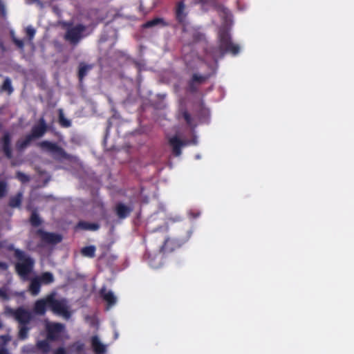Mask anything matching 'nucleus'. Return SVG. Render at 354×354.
Masks as SVG:
<instances>
[{
	"label": "nucleus",
	"instance_id": "1",
	"mask_svg": "<svg viewBox=\"0 0 354 354\" xmlns=\"http://www.w3.org/2000/svg\"><path fill=\"white\" fill-rule=\"evenodd\" d=\"M6 249L8 251L13 252V257L17 260V262L15 263V269L17 274L22 279H28V276L34 270L35 259L25 251L16 248L12 243L9 244Z\"/></svg>",
	"mask_w": 354,
	"mask_h": 354
},
{
	"label": "nucleus",
	"instance_id": "2",
	"mask_svg": "<svg viewBox=\"0 0 354 354\" xmlns=\"http://www.w3.org/2000/svg\"><path fill=\"white\" fill-rule=\"evenodd\" d=\"M218 50L222 56L227 53L235 56L240 52V46L232 42L230 33L225 28L218 32Z\"/></svg>",
	"mask_w": 354,
	"mask_h": 354
},
{
	"label": "nucleus",
	"instance_id": "3",
	"mask_svg": "<svg viewBox=\"0 0 354 354\" xmlns=\"http://www.w3.org/2000/svg\"><path fill=\"white\" fill-rule=\"evenodd\" d=\"M161 232L164 234V242L163 244L160 248L159 251L160 252H162L164 254L172 252L176 249L180 248L181 245L184 243V241L183 240L172 238L168 236L169 227L167 225L158 229L156 232V238L159 237V234Z\"/></svg>",
	"mask_w": 354,
	"mask_h": 354
},
{
	"label": "nucleus",
	"instance_id": "4",
	"mask_svg": "<svg viewBox=\"0 0 354 354\" xmlns=\"http://www.w3.org/2000/svg\"><path fill=\"white\" fill-rule=\"evenodd\" d=\"M48 308L55 315H61L64 318L68 319L71 313L66 299H55V293L49 294Z\"/></svg>",
	"mask_w": 354,
	"mask_h": 354
},
{
	"label": "nucleus",
	"instance_id": "5",
	"mask_svg": "<svg viewBox=\"0 0 354 354\" xmlns=\"http://www.w3.org/2000/svg\"><path fill=\"white\" fill-rule=\"evenodd\" d=\"M37 146L44 152L48 153L55 159L70 160L71 156L66 151L57 143L48 140H44L37 144Z\"/></svg>",
	"mask_w": 354,
	"mask_h": 354
},
{
	"label": "nucleus",
	"instance_id": "6",
	"mask_svg": "<svg viewBox=\"0 0 354 354\" xmlns=\"http://www.w3.org/2000/svg\"><path fill=\"white\" fill-rule=\"evenodd\" d=\"M86 29V26L82 24H78L74 26H69L66 29L64 39L71 44H77L83 37V32Z\"/></svg>",
	"mask_w": 354,
	"mask_h": 354
},
{
	"label": "nucleus",
	"instance_id": "7",
	"mask_svg": "<svg viewBox=\"0 0 354 354\" xmlns=\"http://www.w3.org/2000/svg\"><path fill=\"white\" fill-rule=\"evenodd\" d=\"M45 329L47 339L50 342H55L61 339L65 326L59 322H48L46 324Z\"/></svg>",
	"mask_w": 354,
	"mask_h": 354
},
{
	"label": "nucleus",
	"instance_id": "8",
	"mask_svg": "<svg viewBox=\"0 0 354 354\" xmlns=\"http://www.w3.org/2000/svg\"><path fill=\"white\" fill-rule=\"evenodd\" d=\"M209 77V75L193 73L190 79L187 82L186 91L192 94L198 93L199 91L200 86L205 83Z\"/></svg>",
	"mask_w": 354,
	"mask_h": 354
},
{
	"label": "nucleus",
	"instance_id": "9",
	"mask_svg": "<svg viewBox=\"0 0 354 354\" xmlns=\"http://www.w3.org/2000/svg\"><path fill=\"white\" fill-rule=\"evenodd\" d=\"M36 234L39 236L41 241L47 244L55 245L62 241V236L53 232H48L42 229L37 230Z\"/></svg>",
	"mask_w": 354,
	"mask_h": 354
},
{
	"label": "nucleus",
	"instance_id": "10",
	"mask_svg": "<svg viewBox=\"0 0 354 354\" xmlns=\"http://www.w3.org/2000/svg\"><path fill=\"white\" fill-rule=\"evenodd\" d=\"M10 312L20 325L28 324L32 319V315L30 311L26 310L23 307H19L15 310L11 309Z\"/></svg>",
	"mask_w": 354,
	"mask_h": 354
},
{
	"label": "nucleus",
	"instance_id": "11",
	"mask_svg": "<svg viewBox=\"0 0 354 354\" xmlns=\"http://www.w3.org/2000/svg\"><path fill=\"white\" fill-rule=\"evenodd\" d=\"M48 130V126L45 120L41 118L37 124H35L29 133L35 140L44 136Z\"/></svg>",
	"mask_w": 354,
	"mask_h": 354
},
{
	"label": "nucleus",
	"instance_id": "12",
	"mask_svg": "<svg viewBox=\"0 0 354 354\" xmlns=\"http://www.w3.org/2000/svg\"><path fill=\"white\" fill-rule=\"evenodd\" d=\"M187 16V12H186V6L184 3V1H180L176 3L175 7V17L176 21L180 24H185L186 19Z\"/></svg>",
	"mask_w": 354,
	"mask_h": 354
},
{
	"label": "nucleus",
	"instance_id": "13",
	"mask_svg": "<svg viewBox=\"0 0 354 354\" xmlns=\"http://www.w3.org/2000/svg\"><path fill=\"white\" fill-rule=\"evenodd\" d=\"M2 144V150L4 155L8 159L12 158V152L11 149V135L9 132L6 131L3 133L1 139Z\"/></svg>",
	"mask_w": 354,
	"mask_h": 354
},
{
	"label": "nucleus",
	"instance_id": "14",
	"mask_svg": "<svg viewBox=\"0 0 354 354\" xmlns=\"http://www.w3.org/2000/svg\"><path fill=\"white\" fill-rule=\"evenodd\" d=\"M100 294L101 297L106 302L107 309L111 308L116 304L117 298L112 291H107L105 288H102L100 291Z\"/></svg>",
	"mask_w": 354,
	"mask_h": 354
},
{
	"label": "nucleus",
	"instance_id": "15",
	"mask_svg": "<svg viewBox=\"0 0 354 354\" xmlns=\"http://www.w3.org/2000/svg\"><path fill=\"white\" fill-rule=\"evenodd\" d=\"M48 299L49 295L35 301L34 311L36 314L44 315L46 313V308H48Z\"/></svg>",
	"mask_w": 354,
	"mask_h": 354
},
{
	"label": "nucleus",
	"instance_id": "16",
	"mask_svg": "<svg viewBox=\"0 0 354 354\" xmlns=\"http://www.w3.org/2000/svg\"><path fill=\"white\" fill-rule=\"evenodd\" d=\"M132 207L124 205L122 203H118L115 205V212L117 216L120 219L127 218L132 212Z\"/></svg>",
	"mask_w": 354,
	"mask_h": 354
},
{
	"label": "nucleus",
	"instance_id": "17",
	"mask_svg": "<svg viewBox=\"0 0 354 354\" xmlns=\"http://www.w3.org/2000/svg\"><path fill=\"white\" fill-rule=\"evenodd\" d=\"M169 143L172 148V153L174 155L179 156L182 153L181 147L185 145V142L177 136H174L169 140Z\"/></svg>",
	"mask_w": 354,
	"mask_h": 354
},
{
	"label": "nucleus",
	"instance_id": "18",
	"mask_svg": "<svg viewBox=\"0 0 354 354\" xmlns=\"http://www.w3.org/2000/svg\"><path fill=\"white\" fill-rule=\"evenodd\" d=\"M92 349L95 354H104L106 351V346L102 344L97 335L91 339Z\"/></svg>",
	"mask_w": 354,
	"mask_h": 354
},
{
	"label": "nucleus",
	"instance_id": "19",
	"mask_svg": "<svg viewBox=\"0 0 354 354\" xmlns=\"http://www.w3.org/2000/svg\"><path fill=\"white\" fill-rule=\"evenodd\" d=\"M169 26V24L162 17H156L151 20L147 21L145 24L142 25V28H150L155 26L160 27H167Z\"/></svg>",
	"mask_w": 354,
	"mask_h": 354
},
{
	"label": "nucleus",
	"instance_id": "20",
	"mask_svg": "<svg viewBox=\"0 0 354 354\" xmlns=\"http://www.w3.org/2000/svg\"><path fill=\"white\" fill-rule=\"evenodd\" d=\"M178 118L183 119L187 125L190 126L192 124L193 118L191 114L189 113L185 106L182 105L180 106L178 111Z\"/></svg>",
	"mask_w": 354,
	"mask_h": 354
},
{
	"label": "nucleus",
	"instance_id": "21",
	"mask_svg": "<svg viewBox=\"0 0 354 354\" xmlns=\"http://www.w3.org/2000/svg\"><path fill=\"white\" fill-rule=\"evenodd\" d=\"M91 64H86L84 62H81L79 64L77 77L80 83L84 80V78L87 75L88 73L92 69Z\"/></svg>",
	"mask_w": 354,
	"mask_h": 354
},
{
	"label": "nucleus",
	"instance_id": "22",
	"mask_svg": "<svg viewBox=\"0 0 354 354\" xmlns=\"http://www.w3.org/2000/svg\"><path fill=\"white\" fill-rule=\"evenodd\" d=\"M23 200V192H19L9 198L8 205L11 208H20Z\"/></svg>",
	"mask_w": 354,
	"mask_h": 354
},
{
	"label": "nucleus",
	"instance_id": "23",
	"mask_svg": "<svg viewBox=\"0 0 354 354\" xmlns=\"http://www.w3.org/2000/svg\"><path fill=\"white\" fill-rule=\"evenodd\" d=\"M35 139L28 133L24 139L18 140L16 142V148L18 151H22L26 149Z\"/></svg>",
	"mask_w": 354,
	"mask_h": 354
},
{
	"label": "nucleus",
	"instance_id": "24",
	"mask_svg": "<svg viewBox=\"0 0 354 354\" xmlns=\"http://www.w3.org/2000/svg\"><path fill=\"white\" fill-rule=\"evenodd\" d=\"M35 139L28 133L24 139L18 140L16 142V148L18 151H22L26 149Z\"/></svg>",
	"mask_w": 354,
	"mask_h": 354
},
{
	"label": "nucleus",
	"instance_id": "25",
	"mask_svg": "<svg viewBox=\"0 0 354 354\" xmlns=\"http://www.w3.org/2000/svg\"><path fill=\"white\" fill-rule=\"evenodd\" d=\"M41 285V281L37 277L31 279L28 289L32 295L36 296L39 293Z\"/></svg>",
	"mask_w": 354,
	"mask_h": 354
},
{
	"label": "nucleus",
	"instance_id": "26",
	"mask_svg": "<svg viewBox=\"0 0 354 354\" xmlns=\"http://www.w3.org/2000/svg\"><path fill=\"white\" fill-rule=\"evenodd\" d=\"M77 227L84 230L96 231L100 228V225L96 223L80 221L77 225Z\"/></svg>",
	"mask_w": 354,
	"mask_h": 354
},
{
	"label": "nucleus",
	"instance_id": "27",
	"mask_svg": "<svg viewBox=\"0 0 354 354\" xmlns=\"http://www.w3.org/2000/svg\"><path fill=\"white\" fill-rule=\"evenodd\" d=\"M39 279L41 284L48 285L54 282L55 278L53 273L50 272H45L41 274L39 277H37Z\"/></svg>",
	"mask_w": 354,
	"mask_h": 354
},
{
	"label": "nucleus",
	"instance_id": "28",
	"mask_svg": "<svg viewBox=\"0 0 354 354\" xmlns=\"http://www.w3.org/2000/svg\"><path fill=\"white\" fill-rule=\"evenodd\" d=\"M96 248L95 245H88L81 249V254L83 257L93 258L95 256Z\"/></svg>",
	"mask_w": 354,
	"mask_h": 354
},
{
	"label": "nucleus",
	"instance_id": "29",
	"mask_svg": "<svg viewBox=\"0 0 354 354\" xmlns=\"http://www.w3.org/2000/svg\"><path fill=\"white\" fill-rule=\"evenodd\" d=\"M1 91L7 92L8 95H10L13 92L14 88L12 86L11 80L8 77L5 78L1 86Z\"/></svg>",
	"mask_w": 354,
	"mask_h": 354
},
{
	"label": "nucleus",
	"instance_id": "30",
	"mask_svg": "<svg viewBox=\"0 0 354 354\" xmlns=\"http://www.w3.org/2000/svg\"><path fill=\"white\" fill-rule=\"evenodd\" d=\"M30 223L33 227H38L41 225L42 221L40 218L37 210H33L30 217Z\"/></svg>",
	"mask_w": 354,
	"mask_h": 354
},
{
	"label": "nucleus",
	"instance_id": "31",
	"mask_svg": "<svg viewBox=\"0 0 354 354\" xmlns=\"http://www.w3.org/2000/svg\"><path fill=\"white\" fill-rule=\"evenodd\" d=\"M37 347L44 353H48L50 350V346L47 340H40L37 342Z\"/></svg>",
	"mask_w": 354,
	"mask_h": 354
},
{
	"label": "nucleus",
	"instance_id": "32",
	"mask_svg": "<svg viewBox=\"0 0 354 354\" xmlns=\"http://www.w3.org/2000/svg\"><path fill=\"white\" fill-rule=\"evenodd\" d=\"M28 331L29 328L26 325H21L18 334L19 339L21 340L26 339L28 336Z\"/></svg>",
	"mask_w": 354,
	"mask_h": 354
},
{
	"label": "nucleus",
	"instance_id": "33",
	"mask_svg": "<svg viewBox=\"0 0 354 354\" xmlns=\"http://www.w3.org/2000/svg\"><path fill=\"white\" fill-rule=\"evenodd\" d=\"M59 122L63 127H69L71 125V121L64 118V114L61 110L59 115Z\"/></svg>",
	"mask_w": 354,
	"mask_h": 354
},
{
	"label": "nucleus",
	"instance_id": "34",
	"mask_svg": "<svg viewBox=\"0 0 354 354\" xmlns=\"http://www.w3.org/2000/svg\"><path fill=\"white\" fill-rule=\"evenodd\" d=\"M8 192L7 183L3 180L0 181V198L6 196Z\"/></svg>",
	"mask_w": 354,
	"mask_h": 354
},
{
	"label": "nucleus",
	"instance_id": "35",
	"mask_svg": "<svg viewBox=\"0 0 354 354\" xmlns=\"http://www.w3.org/2000/svg\"><path fill=\"white\" fill-rule=\"evenodd\" d=\"M16 177L23 183H27L30 180L29 176L21 171H17L16 174Z\"/></svg>",
	"mask_w": 354,
	"mask_h": 354
},
{
	"label": "nucleus",
	"instance_id": "36",
	"mask_svg": "<svg viewBox=\"0 0 354 354\" xmlns=\"http://www.w3.org/2000/svg\"><path fill=\"white\" fill-rule=\"evenodd\" d=\"M0 17L3 19H6L7 18L6 8L2 0H0Z\"/></svg>",
	"mask_w": 354,
	"mask_h": 354
},
{
	"label": "nucleus",
	"instance_id": "37",
	"mask_svg": "<svg viewBox=\"0 0 354 354\" xmlns=\"http://www.w3.org/2000/svg\"><path fill=\"white\" fill-rule=\"evenodd\" d=\"M26 32L29 40H32L34 38L36 32L35 30L31 26L27 27L26 29Z\"/></svg>",
	"mask_w": 354,
	"mask_h": 354
},
{
	"label": "nucleus",
	"instance_id": "38",
	"mask_svg": "<svg viewBox=\"0 0 354 354\" xmlns=\"http://www.w3.org/2000/svg\"><path fill=\"white\" fill-rule=\"evenodd\" d=\"M144 259L147 260L151 266L156 267V264L153 262L154 259L152 258L151 254L146 252L144 254Z\"/></svg>",
	"mask_w": 354,
	"mask_h": 354
},
{
	"label": "nucleus",
	"instance_id": "39",
	"mask_svg": "<svg viewBox=\"0 0 354 354\" xmlns=\"http://www.w3.org/2000/svg\"><path fill=\"white\" fill-rule=\"evenodd\" d=\"M14 44L20 49H23L24 47V43L22 40L18 39L15 37L13 38Z\"/></svg>",
	"mask_w": 354,
	"mask_h": 354
},
{
	"label": "nucleus",
	"instance_id": "40",
	"mask_svg": "<svg viewBox=\"0 0 354 354\" xmlns=\"http://www.w3.org/2000/svg\"><path fill=\"white\" fill-rule=\"evenodd\" d=\"M10 340L8 335H0V346H3Z\"/></svg>",
	"mask_w": 354,
	"mask_h": 354
},
{
	"label": "nucleus",
	"instance_id": "41",
	"mask_svg": "<svg viewBox=\"0 0 354 354\" xmlns=\"http://www.w3.org/2000/svg\"><path fill=\"white\" fill-rule=\"evenodd\" d=\"M9 268L8 264L4 261H0V272L7 271Z\"/></svg>",
	"mask_w": 354,
	"mask_h": 354
},
{
	"label": "nucleus",
	"instance_id": "42",
	"mask_svg": "<svg viewBox=\"0 0 354 354\" xmlns=\"http://www.w3.org/2000/svg\"><path fill=\"white\" fill-rule=\"evenodd\" d=\"M75 351L78 353H80L83 351L84 345L82 343H77L75 345Z\"/></svg>",
	"mask_w": 354,
	"mask_h": 354
},
{
	"label": "nucleus",
	"instance_id": "43",
	"mask_svg": "<svg viewBox=\"0 0 354 354\" xmlns=\"http://www.w3.org/2000/svg\"><path fill=\"white\" fill-rule=\"evenodd\" d=\"M0 297L4 299H8V298L6 290L3 288H0Z\"/></svg>",
	"mask_w": 354,
	"mask_h": 354
},
{
	"label": "nucleus",
	"instance_id": "44",
	"mask_svg": "<svg viewBox=\"0 0 354 354\" xmlns=\"http://www.w3.org/2000/svg\"><path fill=\"white\" fill-rule=\"evenodd\" d=\"M54 354H66V351L64 348H58L54 353Z\"/></svg>",
	"mask_w": 354,
	"mask_h": 354
},
{
	"label": "nucleus",
	"instance_id": "45",
	"mask_svg": "<svg viewBox=\"0 0 354 354\" xmlns=\"http://www.w3.org/2000/svg\"><path fill=\"white\" fill-rule=\"evenodd\" d=\"M0 354H9L8 350L5 347H2L0 348Z\"/></svg>",
	"mask_w": 354,
	"mask_h": 354
},
{
	"label": "nucleus",
	"instance_id": "46",
	"mask_svg": "<svg viewBox=\"0 0 354 354\" xmlns=\"http://www.w3.org/2000/svg\"><path fill=\"white\" fill-rule=\"evenodd\" d=\"M26 3H28V4H33V3L39 2V0H26Z\"/></svg>",
	"mask_w": 354,
	"mask_h": 354
},
{
	"label": "nucleus",
	"instance_id": "47",
	"mask_svg": "<svg viewBox=\"0 0 354 354\" xmlns=\"http://www.w3.org/2000/svg\"><path fill=\"white\" fill-rule=\"evenodd\" d=\"M26 209H27V210L32 211V212L34 210V209H32V206L30 205H28L26 207Z\"/></svg>",
	"mask_w": 354,
	"mask_h": 354
},
{
	"label": "nucleus",
	"instance_id": "48",
	"mask_svg": "<svg viewBox=\"0 0 354 354\" xmlns=\"http://www.w3.org/2000/svg\"><path fill=\"white\" fill-rule=\"evenodd\" d=\"M3 327L2 324L0 322V329Z\"/></svg>",
	"mask_w": 354,
	"mask_h": 354
},
{
	"label": "nucleus",
	"instance_id": "49",
	"mask_svg": "<svg viewBox=\"0 0 354 354\" xmlns=\"http://www.w3.org/2000/svg\"><path fill=\"white\" fill-rule=\"evenodd\" d=\"M3 247V245L1 243V242L0 241V248H2Z\"/></svg>",
	"mask_w": 354,
	"mask_h": 354
}]
</instances>
